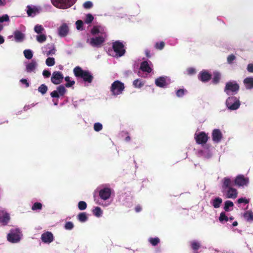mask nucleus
Here are the masks:
<instances>
[{"instance_id": "47", "label": "nucleus", "mask_w": 253, "mask_h": 253, "mask_svg": "<svg viewBox=\"0 0 253 253\" xmlns=\"http://www.w3.org/2000/svg\"><path fill=\"white\" fill-rule=\"evenodd\" d=\"M76 28L78 30H83V22L82 20H79L77 21L76 22Z\"/></svg>"}, {"instance_id": "55", "label": "nucleus", "mask_w": 253, "mask_h": 253, "mask_svg": "<svg viewBox=\"0 0 253 253\" xmlns=\"http://www.w3.org/2000/svg\"><path fill=\"white\" fill-rule=\"evenodd\" d=\"M185 91H186L184 89H179L176 92V95L178 97H181L184 94Z\"/></svg>"}, {"instance_id": "1", "label": "nucleus", "mask_w": 253, "mask_h": 253, "mask_svg": "<svg viewBox=\"0 0 253 253\" xmlns=\"http://www.w3.org/2000/svg\"><path fill=\"white\" fill-rule=\"evenodd\" d=\"M91 34L94 37L88 38L87 42L94 47L100 46L106 37L105 28L101 26H94L91 31Z\"/></svg>"}, {"instance_id": "11", "label": "nucleus", "mask_w": 253, "mask_h": 253, "mask_svg": "<svg viewBox=\"0 0 253 253\" xmlns=\"http://www.w3.org/2000/svg\"><path fill=\"white\" fill-rule=\"evenodd\" d=\"M170 83V80L167 77H161L155 81L156 84L161 87H165Z\"/></svg>"}, {"instance_id": "14", "label": "nucleus", "mask_w": 253, "mask_h": 253, "mask_svg": "<svg viewBox=\"0 0 253 253\" xmlns=\"http://www.w3.org/2000/svg\"><path fill=\"white\" fill-rule=\"evenodd\" d=\"M63 76L60 72H54L51 78V82L55 84H58L62 83L63 80Z\"/></svg>"}, {"instance_id": "64", "label": "nucleus", "mask_w": 253, "mask_h": 253, "mask_svg": "<svg viewBox=\"0 0 253 253\" xmlns=\"http://www.w3.org/2000/svg\"><path fill=\"white\" fill-rule=\"evenodd\" d=\"M238 225V222L237 221L233 222L232 224L233 226H236Z\"/></svg>"}, {"instance_id": "4", "label": "nucleus", "mask_w": 253, "mask_h": 253, "mask_svg": "<svg viewBox=\"0 0 253 253\" xmlns=\"http://www.w3.org/2000/svg\"><path fill=\"white\" fill-rule=\"evenodd\" d=\"M76 0H51L52 3L57 8L67 9L74 4Z\"/></svg>"}, {"instance_id": "15", "label": "nucleus", "mask_w": 253, "mask_h": 253, "mask_svg": "<svg viewBox=\"0 0 253 253\" xmlns=\"http://www.w3.org/2000/svg\"><path fill=\"white\" fill-rule=\"evenodd\" d=\"M9 220V214L4 210L0 208V223L2 225H6Z\"/></svg>"}, {"instance_id": "45", "label": "nucleus", "mask_w": 253, "mask_h": 253, "mask_svg": "<svg viewBox=\"0 0 253 253\" xmlns=\"http://www.w3.org/2000/svg\"><path fill=\"white\" fill-rule=\"evenodd\" d=\"M149 242L152 245L156 246L160 242V240L158 238H150L149 239Z\"/></svg>"}, {"instance_id": "9", "label": "nucleus", "mask_w": 253, "mask_h": 253, "mask_svg": "<svg viewBox=\"0 0 253 253\" xmlns=\"http://www.w3.org/2000/svg\"><path fill=\"white\" fill-rule=\"evenodd\" d=\"M222 192L226 198L235 199L238 195L237 190L232 187L222 190Z\"/></svg>"}, {"instance_id": "18", "label": "nucleus", "mask_w": 253, "mask_h": 253, "mask_svg": "<svg viewBox=\"0 0 253 253\" xmlns=\"http://www.w3.org/2000/svg\"><path fill=\"white\" fill-rule=\"evenodd\" d=\"M195 139L198 144L205 143L208 139V135L203 132L195 134Z\"/></svg>"}, {"instance_id": "34", "label": "nucleus", "mask_w": 253, "mask_h": 253, "mask_svg": "<svg viewBox=\"0 0 253 253\" xmlns=\"http://www.w3.org/2000/svg\"><path fill=\"white\" fill-rule=\"evenodd\" d=\"M47 37L45 34L38 35L36 36L37 41L40 43H42L46 40Z\"/></svg>"}, {"instance_id": "6", "label": "nucleus", "mask_w": 253, "mask_h": 253, "mask_svg": "<svg viewBox=\"0 0 253 253\" xmlns=\"http://www.w3.org/2000/svg\"><path fill=\"white\" fill-rule=\"evenodd\" d=\"M227 108L231 110H236L240 106L239 100L235 97H229L226 102Z\"/></svg>"}, {"instance_id": "50", "label": "nucleus", "mask_w": 253, "mask_h": 253, "mask_svg": "<svg viewBox=\"0 0 253 253\" xmlns=\"http://www.w3.org/2000/svg\"><path fill=\"white\" fill-rule=\"evenodd\" d=\"M42 204L40 203H36L33 206L32 209L33 210H40L42 208Z\"/></svg>"}, {"instance_id": "26", "label": "nucleus", "mask_w": 253, "mask_h": 253, "mask_svg": "<svg viewBox=\"0 0 253 253\" xmlns=\"http://www.w3.org/2000/svg\"><path fill=\"white\" fill-rule=\"evenodd\" d=\"M40 9L36 6H28L27 14L29 16H33L38 13Z\"/></svg>"}, {"instance_id": "7", "label": "nucleus", "mask_w": 253, "mask_h": 253, "mask_svg": "<svg viewBox=\"0 0 253 253\" xmlns=\"http://www.w3.org/2000/svg\"><path fill=\"white\" fill-rule=\"evenodd\" d=\"M21 236L22 234L19 229H12L8 234L7 239L11 243H16L20 240Z\"/></svg>"}, {"instance_id": "60", "label": "nucleus", "mask_w": 253, "mask_h": 253, "mask_svg": "<svg viewBox=\"0 0 253 253\" xmlns=\"http://www.w3.org/2000/svg\"><path fill=\"white\" fill-rule=\"evenodd\" d=\"M12 0H0V6H3L7 2L11 1Z\"/></svg>"}, {"instance_id": "39", "label": "nucleus", "mask_w": 253, "mask_h": 253, "mask_svg": "<svg viewBox=\"0 0 253 253\" xmlns=\"http://www.w3.org/2000/svg\"><path fill=\"white\" fill-rule=\"evenodd\" d=\"M65 81L67 82L66 86L67 87H71L75 84V81L72 80L70 77L67 76L65 78Z\"/></svg>"}, {"instance_id": "40", "label": "nucleus", "mask_w": 253, "mask_h": 253, "mask_svg": "<svg viewBox=\"0 0 253 253\" xmlns=\"http://www.w3.org/2000/svg\"><path fill=\"white\" fill-rule=\"evenodd\" d=\"M220 79V75L217 72H215L213 73V77L212 79V82L214 84L217 83Z\"/></svg>"}, {"instance_id": "28", "label": "nucleus", "mask_w": 253, "mask_h": 253, "mask_svg": "<svg viewBox=\"0 0 253 253\" xmlns=\"http://www.w3.org/2000/svg\"><path fill=\"white\" fill-rule=\"evenodd\" d=\"M14 36L17 42H21L24 39V35L19 31H15L14 33Z\"/></svg>"}, {"instance_id": "44", "label": "nucleus", "mask_w": 253, "mask_h": 253, "mask_svg": "<svg viewBox=\"0 0 253 253\" xmlns=\"http://www.w3.org/2000/svg\"><path fill=\"white\" fill-rule=\"evenodd\" d=\"M87 207L86 203L84 201H80L78 203V208L81 211L84 210Z\"/></svg>"}, {"instance_id": "63", "label": "nucleus", "mask_w": 253, "mask_h": 253, "mask_svg": "<svg viewBox=\"0 0 253 253\" xmlns=\"http://www.w3.org/2000/svg\"><path fill=\"white\" fill-rule=\"evenodd\" d=\"M4 42V39L3 38L0 36V44Z\"/></svg>"}, {"instance_id": "2", "label": "nucleus", "mask_w": 253, "mask_h": 253, "mask_svg": "<svg viewBox=\"0 0 253 253\" xmlns=\"http://www.w3.org/2000/svg\"><path fill=\"white\" fill-rule=\"evenodd\" d=\"M113 51L109 52L110 55L114 57H120L123 55L125 52L124 44L118 41L115 42L113 44Z\"/></svg>"}, {"instance_id": "20", "label": "nucleus", "mask_w": 253, "mask_h": 253, "mask_svg": "<svg viewBox=\"0 0 253 253\" xmlns=\"http://www.w3.org/2000/svg\"><path fill=\"white\" fill-rule=\"evenodd\" d=\"M42 52L46 56L54 54L55 53V49L52 45H47L42 48Z\"/></svg>"}, {"instance_id": "61", "label": "nucleus", "mask_w": 253, "mask_h": 253, "mask_svg": "<svg viewBox=\"0 0 253 253\" xmlns=\"http://www.w3.org/2000/svg\"><path fill=\"white\" fill-rule=\"evenodd\" d=\"M20 82L23 84H25L26 87L29 86V83H28L27 80L22 79L20 80Z\"/></svg>"}, {"instance_id": "25", "label": "nucleus", "mask_w": 253, "mask_h": 253, "mask_svg": "<svg viewBox=\"0 0 253 253\" xmlns=\"http://www.w3.org/2000/svg\"><path fill=\"white\" fill-rule=\"evenodd\" d=\"M233 216L228 217L224 212H221L219 217V220L221 223H226L233 220Z\"/></svg>"}, {"instance_id": "58", "label": "nucleus", "mask_w": 253, "mask_h": 253, "mask_svg": "<svg viewBox=\"0 0 253 253\" xmlns=\"http://www.w3.org/2000/svg\"><path fill=\"white\" fill-rule=\"evenodd\" d=\"M43 76L45 78H48L50 75V72L47 70H44L42 72Z\"/></svg>"}, {"instance_id": "12", "label": "nucleus", "mask_w": 253, "mask_h": 253, "mask_svg": "<svg viewBox=\"0 0 253 253\" xmlns=\"http://www.w3.org/2000/svg\"><path fill=\"white\" fill-rule=\"evenodd\" d=\"M66 92V89L62 85H59L57 87L56 90H54L50 93V95L52 97L58 98L60 96H63Z\"/></svg>"}, {"instance_id": "5", "label": "nucleus", "mask_w": 253, "mask_h": 253, "mask_svg": "<svg viewBox=\"0 0 253 253\" xmlns=\"http://www.w3.org/2000/svg\"><path fill=\"white\" fill-rule=\"evenodd\" d=\"M125 88L124 84L119 81L113 82L111 86V91L112 94L118 95L122 93Z\"/></svg>"}, {"instance_id": "21", "label": "nucleus", "mask_w": 253, "mask_h": 253, "mask_svg": "<svg viewBox=\"0 0 253 253\" xmlns=\"http://www.w3.org/2000/svg\"><path fill=\"white\" fill-rule=\"evenodd\" d=\"M69 32V28L66 24H63L58 28V35L61 37H64L67 35Z\"/></svg>"}, {"instance_id": "48", "label": "nucleus", "mask_w": 253, "mask_h": 253, "mask_svg": "<svg viewBox=\"0 0 253 253\" xmlns=\"http://www.w3.org/2000/svg\"><path fill=\"white\" fill-rule=\"evenodd\" d=\"M191 246L193 250H197L200 247V244L196 241H193L191 242Z\"/></svg>"}, {"instance_id": "27", "label": "nucleus", "mask_w": 253, "mask_h": 253, "mask_svg": "<svg viewBox=\"0 0 253 253\" xmlns=\"http://www.w3.org/2000/svg\"><path fill=\"white\" fill-rule=\"evenodd\" d=\"M244 83L247 89L253 88V78L248 77L244 79Z\"/></svg>"}, {"instance_id": "38", "label": "nucleus", "mask_w": 253, "mask_h": 253, "mask_svg": "<svg viewBox=\"0 0 253 253\" xmlns=\"http://www.w3.org/2000/svg\"><path fill=\"white\" fill-rule=\"evenodd\" d=\"M24 56L28 59H31L33 56L32 50L30 49H26L23 52Z\"/></svg>"}, {"instance_id": "17", "label": "nucleus", "mask_w": 253, "mask_h": 253, "mask_svg": "<svg viewBox=\"0 0 253 253\" xmlns=\"http://www.w3.org/2000/svg\"><path fill=\"white\" fill-rule=\"evenodd\" d=\"M223 138V135L219 129H214L212 132V139L214 143H219Z\"/></svg>"}, {"instance_id": "53", "label": "nucleus", "mask_w": 253, "mask_h": 253, "mask_svg": "<svg viewBox=\"0 0 253 253\" xmlns=\"http://www.w3.org/2000/svg\"><path fill=\"white\" fill-rule=\"evenodd\" d=\"M9 20V16L7 14L4 15L0 17V23H2L4 21H8Z\"/></svg>"}, {"instance_id": "31", "label": "nucleus", "mask_w": 253, "mask_h": 253, "mask_svg": "<svg viewBox=\"0 0 253 253\" xmlns=\"http://www.w3.org/2000/svg\"><path fill=\"white\" fill-rule=\"evenodd\" d=\"M243 216L247 221L251 222L253 221V212L251 211H246L244 213Z\"/></svg>"}, {"instance_id": "51", "label": "nucleus", "mask_w": 253, "mask_h": 253, "mask_svg": "<svg viewBox=\"0 0 253 253\" xmlns=\"http://www.w3.org/2000/svg\"><path fill=\"white\" fill-rule=\"evenodd\" d=\"M74 227V224L71 222H68L65 225V228L67 230H71Z\"/></svg>"}, {"instance_id": "59", "label": "nucleus", "mask_w": 253, "mask_h": 253, "mask_svg": "<svg viewBox=\"0 0 253 253\" xmlns=\"http://www.w3.org/2000/svg\"><path fill=\"white\" fill-rule=\"evenodd\" d=\"M247 70L249 72L253 73V64H249L248 65Z\"/></svg>"}, {"instance_id": "32", "label": "nucleus", "mask_w": 253, "mask_h": 253, "mask_svg": "<svg viewBox=\"0 0 253 253\" xmlns=\"http://www.w3.org/2000/svg\"><path fill=\"white\" fill-rule=\"evenodd\" d=\"M234 206V204L232 201H226L224 204V209L225 211H229L232 210L230 208H232Z\"/></svg>"}, {"instance_id": "46", "label": "nucleus", "mask_w": 253, "mask_h": 253, "mask_svg": "<svg viewBox=\"0 0 253 253\" xmlns=\"http://www.w3.org/2000/svg\"><path fill=\"white\" fill-rule=\"evenodd\" d=\"M93 128L95 131H99L102 129V125L99 123H96L94 124Z\"/></svg>"}, {"instance_id": "35", "label": "nucleus", "mask_w": 253, "mask_h": 253, "mask_svg": "<svg viewBox=\"0 0 253 253\" xmlns=\"http://www.w3.org/2000/svg\"><path fill=\"white\" fill-rule=\"evenodd\" d=\"M78 219L80 221L84 222L87 220V216L85 212H82L78 214Z\"/></svg>"}, {"instance_id": "3", "label": "nucleus", "mask_w": 253, "mask_h": 253, "mask_svg": "<svg viewBox=\"0 0 253 253\" xmlns=\"http://www.w3.org/2000/svg\"><path fill=\"white\" fill-rule=\"evenodd\" d=\"M74 73L76 77L82 78L85 82L90 83L92 82V77L88 71L83 70L79 67L75 68Z\"/></svg>"}, {"instance_id": "16", "label": "nucleus", "mask_w": 253, "mask_h": 253, "mask_svg": "<svg viewBox=\"0 0 253 253\" xmlns=\"http://www.w3.org/2000/svg\"><path fill=\"white\" fill-rule=\"evenodd\" d=\"M111 194V189L108 187L104 188L101 189L99 192L100 198L103 200H106L110 198Z\"/></svg>"}, {"instance_id": "24", "label": "nucleus", "mask_w": 253, "mask_h": 253, "mask_svg": "<svg viewBox=\"0 0 253 253\" xmlns=\"http://www.w3.org/2000/svg\"><path fill=\"white\" fill-rule=\"evenodd\" d=\"M222 190L231 187L232 184V180L228 177H224L222 180Z\"/></svg>"}, {"instance_id": "10", "label": "nucleus", "mask_w": 253, "mask_h": 253, "mask_svg": "<svg viewBox=\"0 0 253 253\" xmlns=\"http://www.w3.org/2000/svg\"><path fill=\"white\" fill-rule=\"evenodd\" d=\"M25 71L27 73L35 72L38 67V63L35 60L25 63Z\"/></svg>"}, {"instance_id": "37", "label": "nucleus", "mask_w": 253, "mask_h": 253, "mask_svg": "<svg viewBox=\"0 0 253 253\" xmlns=\"http://www.w3.org/2000/svg\"><path fill=\"white\" fill-rule=\"evenodd\" d=\"M144 82L139 79H136L133 82V85L136 88H140L144 85Z\"/></svg>"}, {"instance_id": "8", "label": "nucleus", "mask_w": 253, "mask_h": 253, "mask_svg": "<svg viewBox=\"0 0 253 253\" xmlns=\"http://www.w3.org/2000/svg\"><path fill=\"white\" fill-rule=\"evenodd\" d=\"M239 85L235 82H230L226 84L225 91L228 95L233 94L239 90Z\"/></svg>"}, {"instance_id": "22", "label": "nucleus", "mask_w": 253, "mask_h": 253, "mask_svg": "<svg viewBox=\"0 0 253 253\" xmlns=\"http://www.w3.org/2000/svg\"><path fill=\"white\" fill-rule=\"evenodd\" d=\"M199 79L203 82L208 81L211 78V75L206 71L201 72L198 76Z\"/></svg>"}, {"instance_id": "19", "label": "nucleus", "mask_w": 253, "mask_h": 253, "mask_svg": "<svg viewBox=\"0 0 253 253\" xmlns=\"http://www.w3.org/2000/svg\"><path fill=\"white\" fill-rule=\"evenodd\" d=\"M41 239L44 243L49 244L53 241L54 237L51 232L47 231L42 235Z\"/></svg>"}, {"instance_id": "57", "label": "nucleus", "mask_w": 253, "mask_h": 253, "mask_svg": "<svg viewBox=\"0 0 253 253\" xmlns=\"http://www.w3.org/2000/svg\"><path fill=\"white\" fill-rule=\"evenodd\" d=\"M238 202L239 204H241V203H245V204H247L249 202V200L246 199V198H240L238 200Z\"/></svg>"}, {"instance_id": "43", "label": "nucleus", "mask_w": 253, "mask_h": 253, "mask_svg": "<svg viewBox=\"0 0 253 253\" xmlns=\"http://www.w3.org/2000/svg\"><path fill=\"white\" fill-rule=\"evenodd\" d=\"M47 90V87L44 84H42L39 88L38 91L42 94L46 93Z\"/></svg>"}, {"instance_id": "41", "label": "nucleus", "mask_w": 253, "mask_h": 253, "mask_svg": "<svg viewBox=\"0 0 253 253\" xmlns=\"http://www.w3.org/2000/svg\"><path fill=\"white\" fill-rule=\"evenodd\" d=\"M45 63L48 66H52L55 64V60L53 57H48L46 59Z\"/></svg>"}, {"instance_id": "49", "label": "nucleus", "mask_w": 253, "mask_h": 253, "mask_svg": "<svg viewBox=\"0 0 253 253\" xmlns=\"http://www.w3.org/2000/svg\"><path fill=\"white\" fill-rule=\"evenodd\" d=\"M165 46V43L163 42H157L155 44V47L158 49H162Z\"/></svg>"}, {"instance_id": "52", "label": "nucleus", "mask_w": 253, "mask_h": 253, "mask_svg": "<svg viewBox=\"0 0 253 253\" xmlns=\"http://www.w3.org/2000/svg\"><path fill=\"white\" fill-rule=\"evenodd\" d=\"M236 59V57L233 55V54H231L230 55H229L228 57H227V62L229 64H231L232 63V62Z\"/></svg>"}, {"instance_id": "56", "label": "nucleus", "mask_w": 253, "mask_h": 253, "mask_svg": "<svg viewBox=\"0 0 253 253\" xmlns=\"http://www.w3.org/2000/svg\"><path fill=\"white\" fill-rule=\"evenodd\" d=\"M187 74L188 75H192L196 73V70L193 68H189L187 69Z\"/></svg>"}, {"instance_id": "30", "label": "nucleus", "mask_w": 253, "mask_h": 253, "mask_svg": "<svg viewBox=\"0 0 253 253\" xmlns=\"http://www.w3.org/2000/svg\"><path fill=\"white\" fill-rule=\"evenodd\" d=\"M222 200L219 197H216L211 201V204L214 208H218L220 207Z\"/></svg>"}, {"instance_id": "29", "label": "nucleus", "mask_w": 253, "mask_h": 253, "mask_svg": "<svg viewBox=\"0 0 253 253\" xmlns=\"http://www.w3.org/2000/svg\"><path fill=\"white\" fill-rule=\"evenodd\" d=\"M200 155L204 158L208 159L211 156L212 154L209 148H204L203 150L201 151Z\"/></svg>"}, {"instance_id": "23", "label": "nucleus", "mask_w": 253, "mask_h": 253, "mask_svg": "<svg viewBox=\"0 0 253 253\" xmlns=\"http://www.w3.org/2000/svg\"><path fill=\"white\" fill-rule=\"evenodd\" d=\"M152 63L151 62L144 61L141 65V69L144 72L150 73L152 71Z\"/></svg>"}, {"instance_id": "13", "label": "nucleus", "mask_w": 253, "mask_h": 253, "mask_svg": "<svg viewBox=\"0 0 253 253\" xmlns=\"http://www.w3.org/2000/svg\"><path fill=\"white\" fill-rule=\"evenodd\" d=\"M234 182L238 186H247L249 183V179L243 175H239L235 179Z\"/></svg>"}, {"instance_id": "36", "label": "nucleus", "mask_w": 253, "mask_h": 253, "mask_svg": "<svg viewBox=\"0 0 253 253\" xmlns=\"http://www.w3.org/2000/svg\"><path fill=\"white\" fill-rule=\"evenodd\" d=\"M93 214L96 217H100L102 214V211L99 207H95L92 211Z\"/></svg>"}, {"instance_id": "54", "label": "nucleus", "mask_w": 253, "mask_h": 253, "mask_svg": "<svg viewBox=\"0 0 253 253\" xmlns=\"http://www.w3.org/2000/svg\"><path fill=\"white\" fill-rule=\"evenodd\" d=\"M84 7L86 9H88L92 6V3L91 1H86L84 3Z\"/></svg>"}, {"instance_id": "33", "label": "nucleus", "mask_w": 253, "mask_h": 253, "mask_svg": "<svg viewBox=\"0 0 253 253\" xmlns=\"http://www.w3.org/2000/svg\"><path fill=\"white\" fill-rule=\"evenodd\" d=\"M34 31L38 35L42 34H43L44 29L42 25L38 24L35 26Z\"/></svg>"}, {"instance_id": "42", "label": "nucleus", "mask_w": 253, "mask_h": 253, "mask_svg": "<svg viewBox=\"0 0 253 253\" xmlns=\"http://www.w3.org/2000/svg\"><path fill=\"white\" fill-rule=\"evenodd\" d=\"M93 16L91 14H87L84 19L85 23L87 24L90 23L93 20Z\"/></svg>"}, {"instance_id": "62", "label": "nucleus", "mask_w": 253, "mask_h": 253, "mask_svg": "<svg viewBox=\"0 0 253 253\" xmlns=\"http://www.w3.org/2000/svg\"><path fill=\"white\" fill-rule=\"evenodd\" d=\"M141 208L140 206H137L136 208H135V211L136 212H139L140 211H141Z\"/></svg>"}]
</instances>
